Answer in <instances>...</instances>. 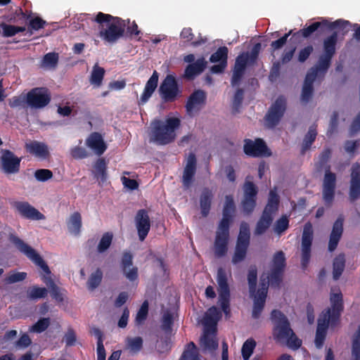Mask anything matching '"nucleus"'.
<instances>
[{"instance_id": "obj_1", "label": "nucleus", "mask_w": 360, "mask_h": 360, "mask_svg": "<svg viewBox=\"0 0 360 360\" xmlns=\"http://www.w3.org/2000/svg\"><path fill=\"white\" fill-rule=\"evenodd\" d=\"M9 240L21 253L41 268V278L45 287L34 286L30 292H60V288L53 278V274L43 258L30 245L14 234L9 235Z\"/></svg>"}, {"instance_id": "obj_2", "label": "nucleus", "mask_w": 360, "mask_h": 360, "mask_svg": "<svg viewBox=\"0 0 360 360\" xmlns=\"http://www.w3.org/2000/svg\"><path fill=\"white\" fill-rule=\"evenodd\" d=\"M271 319L274 324V340L286 345L290 349H297L301 346L302 341L293 332L287 316L281 311L274 309L271 311Z\"/></svg>"}, {"instance_id": "obj_3", "label": "nucleus", "mask_w": 360, "mask_h": 360, "mask_svg": "<svg viewBox=\"0 0 360 360\" xmlns=\"http://www.w3.org/2000/svg\"><path fill=\"white\" fill-rule=\"evenodd\" d=\"M91 20L98 25V36L107 42L115 43L124 34L126 25L124 20L119 17L98 12Z\"/></svg>"}, {"instance_id": "obj_4", "label": "nucleus", "mask_w": 360, "mask_h": 360, "mask_svg": "<svg viewBox=\"0 0 360 360\" xmlns=\"http://www.w3.org/2000/svg\"><path fill=\"white\" fill-rule=\"evenodd\" d=\"M181 126V120L178 117H168L165 121L155 120L151 122L150 142L158 145H167L175 140V131Z\"/></svg>"}, {"instance_id": "obj_5", "label": "nucleus", "mask_w": 360, "mask_h": 360, "mask_svg": "<svg viewBox=\"0 0 360 360\" xmlns=\"http://www.w3.org/2000/svg\"><path fill=\"white\" fill-rule=\"evenodd\" d=\"M350 25L349 21L343 19L330 22L326 18H322L321 21L314 22L308 26L305 25L302 29L293 32L292 37L290 39L300 43L302 39H309L314 34L319 37L326 31H332L335 29L345 30Z\"/></svg>"}, {"instance_id": "obj_6", "label": "nucleus", "mask_w": 360, "mask_h": 360, "mask_svg": "<svg viewBox=\"0 0 360 360\" xmlns=\"http://www.w3.org/2000/svg\"><path fill=\"white\" fill-rule=\"evenodd\" d=\"M331 309L328 308L323 311L318 319L317 328L321 331H327L328 325L330 323L332 326H335L338 321L341 312L343 310L342 294H332L330 296Z\"/></svg>"}, {"instance_id": "obj_7", "label": "nucleus", "mask_w": 360, "mask_h": 360, "mask_svg": "<svg viewBox=\"0 0 360 360\" xmlns=\"http://www.w3.org/2000/svg\"><path fill=\"white\" fill-rule=\"evenodd\" d=\"M287 109V100L283 96H279L270 105L264 120V125L267 129L275 128L280 122Z\"/></svg>"}, {"instance_id": "obj_8", "label": "nucleus", "mask_w": 360, "mask_h": 360, "mask_svg": "<svg viewBox=\"0 0 360 360\" xmlns=\"http://www.w3.org/2000/svg\"><path fill=\"white\" fill-rule=\"evenodd\" d=\"M159 92L162 99L165 103L175 101L181 94L178 82L172 75H167L162 82L159 88Z\"/></svg>"}, {"instance_id": "obj_9", "label": "nucleus", "mask_w": 360, "mask_h": 360, "mask_svg": "<svg viewBox=\"0 0 360 360\" xmlns=\"http://www.w3.org/2000/svg\"><path fill=\"white\" fill-rule=\"evenodd\" d=\"M243 142V152L249 157L266 158L272 154L266 142L261 138H257L254 141L245 139Z\"/></svg>"}, {"instance_id": "obj_10", "label": "nucleus", "mask_w": 360, "mask_h": 360, "mask_svg": "<svg viewBox=\"0 0 360 360\" xmlns=\"http://www.w3.org/2000/svg\"><path fill=\"white\" fill-rule=\"evenodd\" d=\"M51 101V94L46 87L32 89L26 95V103L32 108H42Z\"/></svg>"}, {"instance_id": "obj_11", "label": "nucleus", "mask_w": 360, "mask_h": 360, "mask_svg": "<svg viewBox=\"0 0 360 360\" xmlns=\"http://www.w3.org/2000/svg\"><path fill=\"white\" fill-rule=\"evenodd\" d=\"M243 190V198L241 201L243 211L246 214H250L257 205L258 188L252 181H245Z\"/></svg>"}, {"instance_id": "obj_12", "label": "nucleus", "mask_w": 360, "mask_h": 360, "mask_svg": "<svg viewBox=\"0 0 360 360\" xmlns=\"http://www.w3.org/2000/svg\"><path fill=\"white\" fill-rule=\"evenodd\" d=\"M22 158L16 156L8 149L1 150L0 168L4 174H12L19 172Z\"/></svg>"}, {"instance_id": "obj_13", "label": "nucleus", "mask_w": 360, "mask_h": 360, "mask_svg": "<svg viewBox=\"0 0 360 360\" xmlns=\"http://www.w3.org/2000/svg\"><path fill=\"white\" fill-rule=\"evenodd\" d=\"M229 229L227 227L218 226L214 241L213 250L215 257L221 258L228 252L230 238Z\"/></svg>"}, {"instance_id": "obj_14", "label": "nucleus", "mask_w": 360, "mask_h": 360, "mask_svg": "<svg viewBox=\"0 0 360 360\" xmlns=\"http://www.w3.org/2000/svg\"><path fill=\"white\" fill-rule=\"evenodd\" d=\"M336 187V174L330 171V166L326 167L323 181V199L326 205L330 206L334 200Z\"/></svg>"}, {"instance_id": "obj_15", "label": "nucleus", "mask_w": 360, "mask_h": 360, "mask_svg": "<svg viewBox=\"0 0 360 360\" xmlns=\"http://www.w3.org/2000/svg\"><path fill=\"white\" fill-rule=\"evenodd\" d=\"M313 240V229L310 222L305 224L302 237V258L301 265L305 269L310 260L311 248Z\"/></svg>"}, {"instance_id": "obj_16", "label": "nucleus", "mask_w": 360, "mask_h": 360, "mask_svg": "<svg viewBox=\"0 0 360 360\" xmlns=\"http://www.w3.org/2000/svg\"><path fill=\"white\" fill-rule=\"evenodd\" d=\"M197 170V159L194 153H191L188 155L186 165L183 170L181 176V183L184 190L189 189L194 180Z\"/></svg>"}, {"instance_id": "obj_17", "label": "nucleus", "mask_w": 360, "mask_h": 360, "mask_svg": "<svg viewBox=\"0 0 360 360\" xmlns=\"http://www.w3.org/2000/svg\"><path fill=\"white\" fill-rule=\"evenodd\" d=\"M135 225L139 236V239L143 241L150 229V220L148 212L145 209L137 211L134 218Z\"/></svg>"}, {"instance_id": "obj_18", "label": "nucleus", "mask_w": 360, "mask_h": 360, "mask_svg": "<svg viewBox=\"0 0 360 360\" xmlns=\"http://www.w3.org/2000/svg\"><path fill=\"white\" fill-rule=\"evenodd\" d=\"M206 94L202 90L194 91L188 98L186 110L188 115L193 116L194 113L198 112L205 105Z\"/></svg>"}, {"instance_id": "obj_19", "label": "nucleus", "mask_w": 360, "mask_h": 360, "mask_svg": "<svg viewBox=\"0 0 360 360\" xmlns=\"http://www.w3.org/2000/svg\"><path fill=\"white\" fill-rule=\"evenodd\" d=\"M12 206L24 218L32 220L45 219V216L43 214L27 202L15 201L12 203Z\"/></svg>"}, {"instance_id": "obj_20", "label": "nucleus", "mask_w": 360, "mask_h": 360, "mask_svg": "<svg viewBox=\"0 0 360 360\" xmlns=\"http://www.w3.org/2000/svg\"><path fill=\"white\" fill-rule=\"evenodd\" d=\"M218 339L217 330L214 329L203 330V334L200 339V346L203 352L212 354L218 348Z\"/></svg>"}, {"instance_id": "obj_21", "label": "nucleus", "mask_w": 360, "mask_h": 360, "mask_svg": "<svg viewBox=\"0 0 360 360\" xmlns=\"http://www.w3.org/2000/svg\"><path fill=\"white\" fill-rule=\"evenodd\" d=\"M121 268L124 275L129 281L134 282L138 280V268L133 266V255L129 251L123 252Z\"/></svg>"}, {"instance_id": "obj_22", "label": "nucleus", "mask_w": 360, "mask_h": 360, "mask_svg": "<svg viewBox=\"0 0 360 360\" xmlns=\"http://www.w3.org/2000/svg\"><path fill=\"white\" fill-rule=\"evenodd\" d=\"M249 63V53H242L238 55L235 61V65L231 77V84L237 85L241 80Z\"/></svg>"}, {"instance_id": "obj_23", "label": "nucleus", "mask_w": 360, "mask_h": 360, "mask_svg": "<svg viewBox=\"0 0 360 360\" xmlns=\"http://www.w3.org/2000/svg\"><path fill=\"white\" fill-rule=\"evenodd\" d=\"M349 196L351 202L360 198V165L357 162L353 164L351 168Z\"/></svg>"}, {"instance_id": "obj_24", "label": "nucleus", "mask_w": 360, "mask_h": 360, "mask_svg": "<svg viewBox=\"0 0 360 360\" xmlns=\"http://www.w3.org/2000/svg\"><path fill=\"white\" fill-rule=\"evenodd\" d=\"M343 223L344 218L342 216H339L333 223L328 246L330 252H333L338 245L343 233Z\"/></svg>"}, {"instance_id": "obj_25", "label": "nucleus", "mask_w": 360, "mask_h": 360, "mask_svg": "<svg viewBox=\"0 0 360 360\" xmlns=\"http://www.w3.org/2000/svg\"><path fill=\"white\" fill-rule=\"evenodd\" d=\"M284 271L271 269L269 275L264 278L261 277L262 291L261 292H268V288L269 285L271 287H278L282 282L283 275Z\"/></svg>"}, {"instance_id": "obj_26", "label": "nucleus", "mask_w": 360, "mask_h": 360, "mask_svg": "<svg viewBox=\"0 0 360 360\" xmlns=\"http://www.w3.org/2000/svg\"><path fill=\"white\" fill-rule=\"evenodd\" d=\"M236 210L233 198L231 195L225 197V204L222 212V219L218 226L230 229L233 220V214Z\"/></svg>"}, {"instance_id": "obj_27", "label": "nucleus", "mask_w": 360, "mask_h": 360, "mask_svg": "<svg viewBox=\"0 0 360 360\" xmlns=\"http://www.w3.org/2000/svg\"><path fill=\"white\" fill-rule=\"evenodd\" d=\"M25 148L27 153L41 160H46L49 157L48 146L42 142L32 141L27 143Z\"/></svg>"}, {"instance_id": "obj_28", "label": "nucleus", "mask_w": 360, "mask_h": 360, "mask_svg": "<svg viewBox=\"0 0 360 360\" xmlns=\"http://www.w3.org/2000/svg\"><path fill=\"white\" fill-rule=\"evenodd\" d=\"M158 79L159 75L155 70L146 84L143 91L139 100V105H144L148 102L158 87Z\"/></svg>"}, {"instance_id": "obj_29", "label": "nucleus", "mask_w": 360, "mask_h": 360, "mask_svg": "<svg viewBox=\"0 0 360 360\" xmlns=\"http://www.w3.org/2000/svg\"><path fill=\"white\" fill-rule=\"evenodd\" d=\"M221 317V312L215 306H212L206 311L202 320L204 328L217 330V323Z\"/></svg>"}, {"instance_id": "obj_30", "label": "nucleus", "mask_w": 360, "mask_h": 360, "mask_svg": "<svg viewBox=\"0 0 360 360\" xmlns=\"http://www.w3.org/2000/svg\"><path fill=\"white\" fill-rule=\"evenodd\" d=\"M86 143L98 155H102L107 148L101 134L98 132L91 133L86 139Z\"/></svg>"}, {"instance_id": "obj_31", "label": "nucleus", "mask_w": 360, "mask_h": 360, "mask_svg": "<svg viewBox=\"0 0 360 360\" xmlns=\"http://www.w3.org/2000/svg\"><path fill=\"white\" fill-rule=\"evenodd\" d=\"M207 61L202 57L195 62L189 64L185 69L184 77L188 79H193L194 77L202 73L207 67Z\"/></svg>"}, {"instance_id": "obj_32", "label": "nucleus", "mask_w": 360, "mask_h": 360, "mask_svg": "<svg viewBox=\"0 0 360 360\" xmlns=\"http://www.w3.org/2000/svg\"><path fill=\"white\" fill-rule=\"evenodd\" d=\"M212 198V191L209 188H204L200 195V213L203 217H207L210 214Z\"/></svg>"}, {"instance_id": "obj_33", "label": "nucleus", "mask_w": 360, "mask_h": 360, "mask_svg": "<svg viewBox=\"0 0 360 360\" xmlns=\"http://www.w3.org/2000/svg\"><path fill=\"white\" fill-rule=\"evenodd\" d=\"M94 177L98 181V183L103 184L108 178L107 162L105 158H98L94 164Z\"/></svg>"}, {"instance_id": "obj_34", "label": "nucleus", "mask_w": 360, "mask_h": 360, "mask_svg": "<svg viewBox=\"0 0 360 360\" xmlns=\"http://www.w3.org/2000/svg\"><path fill=\"white\" fill-rule=\"evenodd\" d=\"M267 294H250V297L253 300V309L252 316L255 319L259 318L262 311L264 307Z\"/></svg>"}, {"instance_id": "obj_35", "label": "nucleus", "mask_w": 360, "mask_h": 360, "mask_svg": "<svg viewBox=\"0 0 360 360\" xmlns=\"http://www.w3.org/2000/svg\"><path fill=\"white\" fill-rule=\"evenodd\" d=\"M274 220V216L262 212V216L257 222L254 234L260 236L264 234L270 227Z\"/></svg>"}, {"instance_id": "obj_36", "label": "nucleus", "mask_w": 360, "mask_h": 360, "mask_svg": "<svg viewBox=\"0 0 360 360\" xmlns=\"http://www.w3.org/2000/svg\"><path fill=\"white\" fill-rule=\"evenodd\" d=\"M338 39V34L335 31H334L330 35L326 37L323 41V54L333 57L336 51Z\"/></svg>"}, {"instance_id": "obj_37", "label": "nucleus", "mask_w": 360, "mask_h": 360, "mask_svg": "<svg viewBox=\"0 0 360 360\" xmlns=\"http://www.w3.org/2000/svg\"><path fill=\"white\" fill-rule=\"evenodd\" d=\"M105 70L103 68L100 67L98 63H96L92 68L90 77L89 82L94 87H100L104 79Z\"/></svg>"}, {"instance_id": "obj_38", "label": "nucleus", "mask_w": 360, "mask_h": 360, "mask_svg": "<svg viewBox=\"0 0 360 360\" xmlns=\"http://www.w3.org/2000/svg\"><path fill=\"white\" fill-rule=\"evenodd\" d=\"M180 37L184 40V42H190L191 45L193 47L199 46L205 44L207 41V39L205 38H202V37H200L197 40L194 41V34L193 32V30L191 27L183 28L180 34Z\"/></svg>"}, {"instance_id": "obj_39", "label": "nucleus", "mask_w": 360, "mask_h": 360, "mask_svg": "<svg viewBox=\"0 0 360 360\" xmlns=\"http://www.w3.org/2000/svg\"><path fill=\"white\" fill-rule=\"evenodd\" d=\"M280 198L274 191H270L267 203L263 210L264 212L274 216L278 210Z\"/></svg>"}, {"instance_id": "obj_40", "label": "nucleus", "mask_w": 360, "mask_h": 360, "mask_svg": "<svg viewBox=\"0 0 360 360\" xmlns=\"http://www.w3.org/2000/svg\"><path fill=\"white\" fill-rule=\"evenodd\" d=\"M345 267V257L344 254L337 255L333 262V278L337 281L342 274Z\"/></svg>"}, {"instance_id": "obj_41", "label": "nucleus", "mask_w": 360, "mask_h": 360, "mask_svg": "<svg viewBox=\"0 0 360 360\" xmlns=\"http://www.w3.org/2000/svg\"><path fill=\"white\" fill-rule=\"evenodd\" d=\"M316 136H317L316 126H315L314 124L311 125L309 128L307 133L305 134V136L304 137V140H303L302 148H301V153L302 155L304 154L305 152L311 148L312 143L316 140Z\"/></svg>"}, {"instance_id": "obj_42", "label": "nucleus", "mask_w": 360, "mask_h": 360, "mask_svg": "<svg viewBox=\"0 0 360 360\" xmlns=\"http://www.w3.org/2000/svg\"><path fill=\"white\" fill-rule=\"evenodd\" d=\"M217 282L218 292H230L226 272L222 267H219L217 270Z\"/></svg>"}, {"instance_id": "obj_43", "label": "nucleus", "mask_w": 360, "mask_h": 360, "mask_svg": "<svg viewBox=\"0 0 360 360\" xmlns=\"http://www.w3.org/2000/svg\"><path fill=\"white\" fill-rule=\"evenodd\" d=\"M248 247L249 245L236 242L235 251L231 259L233 264H237L245 259Z\"/></svg>"}, {"instance_id": "obj_44", "label": "nucleus", "mask_w": 360, "mask_h": 360, "mask_svg": "<svg viewBox=\"0 0 360 360\" xmlns=\"http://www.w3.org/2000/svg\"><path fill=\"white\" fill-rule=\"evenodd\" d=\"M68 226L71 233L75 236L79 234L82 228V217L79 212H75L70 216Z\"/></svg>"}, {"instance_id": "obj_45", "label": "nucleus", "mask_w": 360, "mask_h": 360, "mask_svg": "<svg viewBox=\"0 0 360 360\" xmlns=\"http://www.w3.org/2000/svg\"><path fill=\"white\" fill-rule=\"evenodd\" d=\"M0 27L2 29V35L4 37H11L19 32H23L26 30L25 26H15L8 25L5 22L1 23Z\"/></svg>"}, {"instance_id": "obj_46", "label": "nucleus", "mask_w": 360, "mask_h": 360, "mask_svg": "<svg viewBox=\"0 0 360 360\" xmlns=\"http://www.w3.org/2000/svg\"><path fill=\"white\" fill-rule=\"evenodd\" d=\"M103 278V272L100 268L91 273L87 281V288L89 290H95L101 283Z\"/></svg>"}, {"instance_id": "obj_47", "label": "nucleus", "mask_w": 360, "mask_h": 360, "mask_svg": "<svg viewBox=\"0 0 360 360\" xmlns=\"http://www.w3.org/2000/svg\"><path fill=\"white\" fill-rule=\"evenodd\" d=\"M179 360H200L194 342H191L187 345Z\"/></svg>"}, {"instance_id": "obj_48", "label": "nucleus", "mask_w": 360, "mask_h": 360, "mask_svg": "<svg viewBox=\"0 0 360 360\" xmlns=\"http://www.w3.org/2000/svg\"><path fill=\"white\" fill-rule=\"evenodd\" d=\"M229 49L226 46L219 47L216 52L212 53L210 58L211 63H227Z\"/></svg>"}, {"instance_id": "obj_49", "label": "nucleus", "mask_w": 360, "mask_h": 360, "mask_svg": "<svg viewBox=\"0 0 360 360\" xmlns=\"http://www.w3.org/2000/svg\"><path fill=\"white\" fill-rule=\"evenodd\" d=\"M250 227L245 221H242L240 225V231L237 238V243L250 245Z\"/></svg>"}, {"instance_id": "obj_50", "label": "nucleus", "mask_w": 360, "mask_h": 360, "mask_svg": "<svg viewBox=\"0 0 360 360\" xmlns=\"http://www.w3.org/2000/svg\"><path fill=\"white\" fill-rule=\"evenodd\" d=\"M332 58L333 57L330 56L322 54L319 57L318 62L316 65V67L315 68H314V70H316L317 72H320L322 73H326L330 66Z\"/></svg>"}, {"instance_id": "obj_51", "label": "nucleus", "mask_w": 360, "mask_h": 360, "mask_svg": "<svg viewBox=\"0 0 360 360\" xmlns=\"http://www.w3.org/2000/svg\"><path fill=\"white\" fill-rule=\"evenodd\" d=\"M113 235L111 232H105L102 236L98 246L97 251L99 253L105 252L111 245L112 242Z\"/></svg>"}, {"instance_id": "obj_52", "label": "nucleus", "mask_w": 360, "mask_h": 360, "mask_svg": "<svg viewBox=\"0 0 360 360\" xmlns=\"http://www.w3.org/2000/svg\"><path fill=\"white\" fill-rule=\"evenodd\" d=\"M285 254L283 251L276 252L272 259L271 269L284 271L286 262H285Z\"/></svg>"}, {"instance_id": "obj_53", "label": "nucleus", "mask_w": 360, "mask_h": 360, "mask_svg": "<svg viewBox=\"0 0 360 360\" xmlns=\"http://www.w3.org/2000/svg\"><path fill=\"white\" fill-rule=\"evenodd\" d=\"M248 281L249 284V292H261L262 289L256 290L257 283V270L255 266H251L248 274Z\"/></svg>"}, {"instance_id": "obj_54", "label": "nucleus", "mask_w": 360, "mask_h": 360, "mask_svg": "<svg viewBox=\"0 0 360 360\" xmlns=\"http://www.w3.org/2000/svg\"><path fill=\"white\" fill-rule=\"evenodd\" d=\"M218 304L221 307L226 319L231 316L230 294H219Z\"/></svg>"}, {"instance_id": "obj_55", "label": "nucleus", "mask_w": 360, "mask_h": 360, "mask_svg": "<svg viewBox=\"0 0 360 360\" xmlns=\"http://www.w3.org/2000/svg\"><path fill=\"white\" fill-rule=\"evenodd\" d=\"M58 53L50 52L45 54L42 59V66L49 68H55L58 63Z\"/></svg>"}, {"instance_id": "obj_56", "label": "nucleus", "mask_w": 360, "mask_h": 360, "mask_svg": "<svg viewBox=\"0 0 360 360\" xmlns=\"http://www.w3.org/2000/svg\"><path fill=\"white\" fill-rule=\"evenodd\" d=\"M173 317L170 312L166 311L163 314L160 328L166 334H170L172 330Z\"/></svg>"}, {"instance_id": "obj_57", "label": "nucleus", "mask_w": 360, "mask_h": 360, "mask_svg": "<svg viewBox=\"0 0 360 360\" xmlns=\"http://www.w3.org/2000/svg\"><path fill=\"white\" fill-rule=\"evenodd\" d=\"M27 277V273L12 271L4 278L6 284H13L24 281Z\"/></svg>"}, {"instance_id": "obj_58", "label": "nucleus", "mask_w": 360, "mask_h": 360, "mask_svg": "<svg viewBox=\"0 0 360 360\" xmlns=\"http://www.w3.org/2000/svg\"><path fill=\"white\" fill-rule=\"evenodd\" d=\"M352 356V360H360V325L353 339Z\"/></svg>"}, {"instance_id": "obj_59", "label": "nucleus", "mask_w": 360, "mask_h": 360, "mask_svg": "<svg viewBox=\"0 0 360 360\" xmlns=\"http://www.w3.org/2000/svg\"><path fill=\"white\" fill-rule=\"evenodd\" d=\"M256 346V342L253 339L247 340L242 347V356L244 360H248Z\"/></svg>"}, {"instance_id": "obj_60", "label": "nucleus", "mask_w": 360, "mask_h": 360, "mask_svg": "<svg viewBox=\"0 0 360 360\" xmlns=\"http://www.w3.org/2000/svg\"><path fill=\"white\" fill-rule=\"evenodd\" d=\"M290 35L292 37L293 35L292 30H290L288 33H285L283 36H282L279 39H278L275 41H273L270 44L271 49H272V51H274L276 50H278V49H281V48H283V46L286 44L288 39Z\"/></svg>"}, {"instance_id": "obj_61", "label": "nucleus", "mask_w": 360, "mask_h": 360, "mask_svg": "<svg viewBox=\"0 0 360 360\" xmlns=\"http://www.w3.org/2000/svg\"><path fill=\"white\" fill-rule=\"evenodd\" d=\"M313 51L314 47L311 44H308L302 48L297 53V61L302 63H304L309 58Z\"/></svg>"}, {"instance_id": "obj_62", "label": "nucleus", "mask_w": 360, "mask_h": 360, "mask_svg": "<svg viewBox=\"0 0 360 360\" xmlns=\"http://www.w3.org/2000/svg\"><path fill=\"white\" fill-rule=\"evenodd\" d=\"M289 226V220L286 215H283L277 219L274 225V231L278 234L288 229Z\"/></svg>"}, {"instance_id": "obj_63", "label": "nucleus", "mask_w": 360, "mask_h": 360, "mask_svg": "<svg viewBox=\"0 0 360 360\" xmlns=\"http://www.w3.org/2000/svg\"><path fill=\"white\" fill-rule=\"evenodd\" d=\"M30 22L28 24L27 29L30 32V33H32V31H37L40 29H42L44 27L45 25L46 24V22L41 19L39 17H35L32 19H29Z\"/></svg>"}, {"instance_id": "obj_64", "label": "nucleus", "mask_w": 360, "mask_h": 360, "mask_svg": "<svg viewBox=\"0 0 360 360\" xmlns=\"http://www.w3.org/2000/svg\"><path fill=\"white\" fill-rule=\"evenodd\" d=\"M34 176L38 181L44 182L53 177V172L48 169H38L34 172Z\"/></svg>"}]
</instances>
